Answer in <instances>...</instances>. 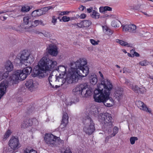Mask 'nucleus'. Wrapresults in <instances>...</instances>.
<instances>
[{
    "instance_id": "f257e3e1",
    "label": "nucleus",
    "mask_w": 153,
    "mask_h": 153,
    "mask_svg": "<svg viewBox=\"0 0 153 153\" xmlns=\"http://www.w3.org/2000/svg\"><path fill=\"white\" fill-rule=\"evenodd\" d=\"M113 88L112 83L105 79L97 86V89L94 91V98L95 101L102 102L105 106L110 107L114 104V100L109 97L111 91Z\"/></svg>"
},
{
    "instance_id": "f03ea898",
    "label": "nucleus",
    "mask_w": 153,
    "mask_h": 153,
    "mask_svg": "<svg viewBox=\"0 0 153 153\" xmlns=\"http://www.w3.org/2000/svg\"><path fill=\"white\" fill-rule=\"evenodd\" d=\"M85 58H81L75 62L76 68H71L66 76V80L68 84L75 83L78 82L80 76H87L89 72L88 67Z\"/></svg>"
},
{
    "instance_id": "7ed1b4c3",
    "label": "nucleus",
    "mask_w": 153,
    "mask_h": 153,
    "mask_svg": "<svg viewBox=\"0 0 153 153\" xmlns=\"http://www.w3.org/2000/svg\"><path fill=\"white\" fill-rule=\"evenodd\" d=\"M73 94L84 97L91 96L92 91L87 83H84L77 85L72 90Z\"/></svg>"
},
{
    "instance_id": "20e7f679",
    "label": "nucleus",
    "mask_w": 153,
    "mask_h": 153,
    "mask_svg": "<svg viewBox=\"0 0 153 153\" xmlns=\"http://www.w3.org/2000/svg\"><path fill=\"white\" fill-rule=\"evenodd\" d=\"M32 70L31 67H26L22 70H17L13 72V74L10 77L11 81L16 82L20 79L23 80L29 75Z\"/></svg>"
},
{
    "instance_id": "39448f33",
    "label": "nucleus",
    "mask_w": 153,
    "mask_h": 153,
    "mask_svg": "<svg viewBox=\"0 0 153 153\" xmlns=\"http://www.w3.org/2000/svg\"><path fill=\"white\" fill-rule=\"evenodd\" d=\"M39 63L45 71H51L56 65L57 62L47 56H44L41 59Z\"/></svg>"
},
{
    "instance_id": "423d86ee",
    "label": "nucleus",
    "mask_w": 153,
    "mask_h": 153,
    "mask_svg": "<svg viewBox=\"0 0 153 153\" xmlns=\"http://www.w3.org/2000/svg\"><path fill=\"white\" fill-rule=\"evenodd\" d=\"M44 139L46 143L49 146L55 147L58 144H62L64 143L63 140L60 139L51 134H46L45 135Z\"/></svg>"
},
{
    "instance_id": "0eeeda50",
    "label": "nucleus",
    "mask_w": 153,
    "mask_h": 153,
    "mask_svg": "<svg viewBox=\"0 0 153 153\" xmlns=\"http://www.w3.org/2000/svg\"><path fill=\"white\" fill-rule=\"evenodd\" d=\"M112 120L111 115L108 113L100 114L99 116V121L103 124L102 128L103 129L113 127Z\"/></svg>"
},
{
    "instance_id": "6e6552de",
    "label": "nucleus",
    "mask_w": 153,
    "mask_h": 153,
    "mask_svg": "<svg viewBox=\"0 0 153 153\" xmlns=\"http://www.w3.org/2000/svg\"><path fill=\"white\" fill-rule=\"evenodd\" d=\"M83 122L85 125L84 131L88 135H91L95 131L94 124L91 118L87 116L83 119Z\"/></svg>"
},
{
    "instance_id": "1a4fd4ad",
    "label": "nucleus",
    "mask_w": 153,
    "mask_h": 153,
    "mask_svg": "<svg viewBox=\"0 0 153 153\" xmlns=\"http://www.w3.org/2000/svg\"><path fill=\"white\" fill-rule=\"evenodd\" d=\"M19 57L20 62L22 64L26 61L27 63L31 64L34 59L32 55L27 50L21 51L19 53Z\"/></svg>"
},
{
    "instance_id": "9d476101",
    "label": "nucleus",
    "mask_w": 153,
    "mask_h": 153,
    "mask_svg": "<svg viewBox=\"0 0 153 153\" xmlns=\"http://www.w3.org/2000/svg\"><path fill=\"white\" fill-rule=\"evenodd\" d=\"M9 145L11 148L15 150L21 147V145L17 137L13 136L10 139L9 142Z\"/></svg>"
},
{
    "instance_id": "9b49d317",
    "label": "nucleus",
    "mask_w": 153,
    "mask_h": 153,
    "mask_svg": "<svg viewBox=\"0 0 153 153\" xmlns=\"http://www.w3.org/2000/svg\"><path fill=\"white\" fill-rule=\"evenodd\" d=\"M45 71L44 68L40 66L38 63L37 65L34 67L33 69V72L32 74L33 76L35 77L36 76H38L40 78L43 77L44 76V73Z\"/></svg>"
},
{
    "instance_id": "f8f14e48",
    "label": "nucleus",
    "mask_w": 153,
    "mask_h": 153,
    "mask_svg": "<svg viewBox=\"0 0 153 153\" xmlns=\"http://www.w3.org/2000/svg\"><path fill=\"white\" fill-rule=\"evenodd\" d=\"M112 128L113 127H111L110 128H105L104 129V130L107 131L108 134L109 135L106 137L105 140L106 142H108L109 139L115 136L118 132L119 128L117 127L114 126L113 128V131H112Z\"/></svg>"
},
{
    "instance_id": "ddd939ff",
    "label": "nucleus",
    "mask_w": 153,
    "mask_h": 153,
    "mask_svg": "<svg viewBox=\"0 0 153 153\" xmlns=\"http://www.w3.org/2000/svg\"><path fill=\"white\" fill-rule=\"evenodd\" d=\"M136 105L140 110L146 112L151 113V110L150 108H148L143 102L140 101H137L136 102Z\"/></svg>"
},
{
    "instance_id": "4468645a",
    "label": "nucleus",
    "mask_w": 153,
    "mask_h": 153,
    "mask_svg": "<svg viewBox=\"0 0 153 153\" xmlns=\"http://www.w3.org/2000/svg\"><path fill=\"white\" fill-rule=\"evenodd\" d=\"M123 30L131 33H135L137 32L136 26L134 24L126 25H123Z\"/></svg>"
},
{
    "instance_id": "2eb2a0df",
    "label": "nucleus",
    "mask_w": 153,
    "mask_h": 153,
    "mask_svg": "<svg viewBox=\"0 0 153 153\" xmlns=\"http://www.w3.org/2000/svg\"><path fill=\"white\" fill-rule=\"evenodd\" d=\"M48 53L51 56H56L58 53V48L55 45H51L47 48Z\"/></svg>"
},
{
    "instance_id": "dca6fc26",
    "label": "nucleus",
    "mask_w": 153,
    "mask_h": 153,
    "mask_svg": "<svg viewBox=\"0 0 153 153\" xmlns=\"http://www.w3.org/2000/svg\"><path fill=\"white\" fill-rule=\"evenodd\" d=\"M68 116L67 113L63 112L62 117V119L60 126L61 128L66 127L68 122Z\"/></svg>"
},
{
    "instance_id": "f3484780",
    "label": "nucleus",
    "mask_w": 153,
    "mask_h": 153,
    "mask_svg": "<svg viewBox=\"0 0 153 153\" xmlns=\"http://www.w3.org/2000/svg\"><path fill=\"white\" fill-rule=\"evenodd\" d=\"M7 83L6 81L4 80L0 83V99L5 93Z\"/></svg>"
},
{
    "instance_id": "a211bd4d",
    "label": "nucleus",
    "mask_w": 153,
    "mask_h": 153,
    "mask_svg": "<svg viewBox=\"0 0 153 153\" xmlns=\"http://www.w3.org/2000/svg\"><path fill=\"white\" fill-rule=\"evenodd\" d=\"M5 69L8 72L12 71L13 69V65L12 63L10 60L7 61L5 64Z\"/></svg>"
},
{
    "instance_id": "6ab92c4d",
    "label": "nucleus",
    "mask_w": 153,
    "mask_h": 153,
    "mask_svg": "<svg viewBox=\"0 0 153 153\" xmlns=\"http://www.w3.org/2000/svg\"><path fill=\"white\" fill-rule=\"evenodd\" d=\"M33 124L32 120L29 119H26L24 120L22 124V127L24 128L28 127L31 126Z\"/></svg>"
},
{
    "instance_id": "aec40b11",
    "label": "nucleus",
    "mask_w": 153,
    "mask_h": 153,
    "mask_svg": "<svg viewBox=\"0 0 153 153\" xmlns=\"http://www.w3.org/2000/svg\"><path fill=\"white\" fill-rule=\"evenodd\" d=\"M59 77V76H56V75L54 76L52 74V73H51L48 78V80L52 88H54V85H53L51 83V82H58V81H55V79H57V78Z\"/></svg>"
},
{
    "instance_id": "412c9836",
    "label": "nucleus",
    "mask_w": 153,
    "mask_h": 153,
    "mask_svg": "<svg viewBox=\"0 0 153 153\" xmlns=\"http://www.w3.org/2000/svg\"><path fill=\"white\" fill-rule=\"evenodd\" d=\"M25 85L31 91L34 87L33 80L32 79H30L27 81L25 83Z\"/></svg>"
},
{
    "instance_id": "4be33fe9",
    "label": "nucleus",
    "mask_w": 153,
    "mask_h": 153,
    "mask_svg": "<svg viewBox=\"0 0 153 153\" xmlns=\"http://www.w3.org/2000/svg\"><path fill=\"white\" fill-rule=\"evenodd\" d=\"M58 71L60 73L59 76H65L66 69L65 66H59L58 68Z\"/></svg>"
},
{
    "instance_id": "5701e85b",
    "label": "nucleus",
    "mask_w": 153,
    "mask_h": 153,
    "mask_svg": "<svg viewBox=\"0 0 153 153\" xmlns=\"http://www.w3.org/2000/svg\"><path fill=\"white\" fill-rule=\"evenodd\" d=\"M90 82L92 85H95L97 82V76L94 74L91 75L90 77Z\"/></svg>"
},
{
    "instance_id": "b1692460",
    "label": "nucleus",
    "mask_w": 153,
    "mask_h": 153,
    "mask_svg": "<svg viewBox=\"0 0 153 153\" xmlns=\"http://www.w3.org/2000/svg\"><path fill=\"white\" fill-rule=\"evenodd\" d=\"M43 24V22L41 20H35L33 22V23H31V25L28 27V28L30 29V28L35 27L39 24L42 25Z\"/></svg>"
},
{
    "instance_id": "393cba45",
    "label": "nucleus",
    "mask_w": 153,
    "mask_h": 153,
    "mask_svg": "<svg viewBox=\"0 0 153 153\" xmlns=\"http://www.w3.org/2000/svg\"><path fill=\"white\" fill-rule=\"evenodd\" d=\"M123 97L122 92L121 91L117 90L114 93V97L117 99L118 101H119Z\"/></svg>"
},
{
    "instance_id": "a878e982",
    "label": "nucleus",
    "mask_w": 153,
    "mask_h": 153,
    "mask_svg": "<svg viewBox=\"0 0 153 153\" xmlns=\"http://www.w3.org/2000/svg\"><path fill=\"white\" fill-rule=\"evenodd\" d=\"M65 76H59V77L57 78V79H56L55 80L58 81V82L61 81V83H60V85H62L66 81H67L66 77L65 78H64V77Z\"/></svg>"
},
{
    "instance_id": "bb28decb",
    "label": "nucleus",
    "mask_w": 153,
    "mask_h": 153,
    "mask_svg": "<svg viewBox=\"0 0 153 153\" xmlns=\"http://www.w3.org/2000/svg\"><path fill=\"white\" fill-rule=\"evenodd\" d=\"M24 23L25 25H28L29 24H31L33 23V21L30 17L28 16H25L23 18Z\"/></svg>"
},
{
    "instance_id": "cd10ccee",
    "label": "nucleus",
    "mask_w": 153,
    "mask_h": 153,
    "mask_svg": "<svg viewBox=\"0 0 153 153\" xmlns=\"http://www.w3.org/2000/svg\"><path fill=\"white\" fill-rule=\"evenodd\" d=\"M102 29L104 33L107 34L111 35L113 33L112 31L106 26H102Z\"/></svg>"
},
{
    "instance_id": "c85d7f7f",
    "label": "nucleus",
    "mask_w": 153,
    "mask_h": 153,
    "mask_svg": "<svg viewBox=\"0 0 153 153\" xmlns=\"http://www.w3.org/2000/svg\"><path fill=\"white\" fill-rule=\"evenodd\" d=\"M91 16L92 18L97 19L99 18L100 14L98 12L94 10H93L92 13L91 14Z\"/></svg>"
},
{
    "instance_id": "c756f323",
    "label": "nucleus",
    "mask_w": 153,
    "mask_h": 153,
    "mask_svg": "<svg viewBox=\"0 0 153 153\" xmlns=\"http://www.w3.org/2000/svg\"><path fill=\"white\" fill-rule=\"evenodd\" d=\"M116 42L120 44L122 46H127L128 47H130V44H128L127 42L124 41L122 40H120L119 39H116Z\"/></svg>"
},
{
    "instance_id": "7c9ffc66",
    "label": "nucleus",
    "mask_w": 153,
    "mask_h": 153,
    "mask_svg": "<svg viewBox=\"0 0 153 153\" xmlns=\"http://www.w3.org/2000/svg\"><path fill=\"white\" fill-rule=\"evenodd\" d=\"M54 7L53 6H49L44 7L41 9L43 14H45L48 10L50 9H52Z\"/></svg>"
},
{
    "instance_id": "2f4dec72",
    "label": "nucleus",
    "mask_w": 153,
    "mask_h": 153,
    "mask_svg": "<svg viewBox=\"0 0 153 153\" xmlns=\"http://www.w3.org/2000/svg\"><path fill=\"white\" fill-rule=\"evenodd\" d=\"M84 27L87 28L91 24V22L89 20H85L82 21Z\"/></svg>"
},
{
    "instance_id": "473e14b6",
    "label": "nucleus",
    "mask_w": 153,
    "mask_h": 153,
    "mask_svg": "<svg viewBox=\"0 0 153 153\" xmlns=\"http://www.w3.org/2000/svg\"><path fill=\"white\" fill-rule=\"evenodd\" d=\"M9 76V72L6 71L4 73H1L0 74V81H1L3 79H5L7 78Z\"/></svg>"
},
{
    "instance_id": "72a5a7b5",
    "label": "nucleus",
    "mask_w": 153,
    "mask_h": 153,
    "mask_svg": "<svg viewBox=\"0 0 153 153\" xmlns=\"http://www.w3.org/2000/svg\"><path fill=\"white\" fill-rule=\"evenodd\" d=\"M139 87L137 85H130L129 88H131V89L136 93H137L139 92Z\"/></svg>"
},
{
    "instance_id": "f704fd0d",
    "label": "nucleus",
    "mask_w": 153,
    "mask_h": 153,
    "mask_svg": "<svg viewBox=\"0 0 153 153\" xmlns=\"http://www.w3.org/2000/svg\"><path fill=\"white\" fill-rule=\"evenodd\" d=\"M120 24H121V22L120 21L116 20L112 21L111 22V25L113 27H117L120 26Z\"/></svg>"
},
{
    "instance_id": "c9c22d12",
    "label": "nucleus",
    "mask_w": 153,
    "mask_h": 153,
    "mask_svg": "<svg viewBox=\"0 0 153 153\" xmlns=\"http://www.w3.org/2000/svg\"><path fill=\"white\" fill-rule=\"evenodd\" d=\"M30 9V7L28 6H24L22 7L21 11L22 12H26L29 11Z\"/></svg>"
},
{
    "instance_id": "e433bc0d",
    "label": "nucleus",
    "mask_w": 153,
    "mask_h": 153,
    "mask_svg": "<svg viewBox=\"0 0 153 153\" xmlns=\"http://www.w3.org/2000/svg\"><path fill=\"white\" fill-rule=\"evenodd\" d=\"M23 153H37V152L33 149L30 150L28 148H26L24 151Z\"/></svg>"
},
{
    "instance_id": "4c0bfd02",
    "label": "nucleus",
    "mask_w": 153,
    "mask_h": 153,
    "mask_svg": "<svg viewBox=\"0 0 153 153\" xmlns=\"http://www.w3.org/2000/svg\"><path fill=\"white\" fill-rule=\"evenodd\" d=\"M138 140V138L137 137H130V143L131 144H134L135 141Z\"/></svg>"
},
{
    "instance_id": "58836bf2",
    "label": "nucleus",
    "mask_w": 153,
    "mask_h": 153,
    "mask_svg": "<svg viewBox=\"0 0 153 153\" xmlns=\"http://www.w3.org/2000/svg\"><path fill=\"white\" fill-rule=\"evenodd\" d=\"M25 29H27V30L29 32H32L36 33L39 34L40 33L38 31L36 30H33L32 28H30V29L28 28V27L27 28L26 27Z\"/></svg>"
},
{
    "instance_id": "ea45409f",
    "label": "nucleus",
    "mask_w": 153,
    "mask_h": 153,
    "mask_svg": "<svg viewBox=\"0 0 153 153\" xmlns=\"http://www.w3.org/2000/svg\"><path fill=\"white\" fill-rule=\"evenodd\" d=\"M139 64L142 66H146L149 65V62L146 60H144L140 62Z\"/></svg>"
},
{
    "instance_id": "a19ab883",
    "label": "nucleus",
    "mask_w": 153,
    "mask_h": 153,
    "mask_svg": "<svg viewBox=\"0 0 153 153\" xmlns=\"http://www.w3.org/2000/svg\"><path fill=\"white\" fill-rule=\"evenodd\" d=\"M139 92L138 93L143 94L146 91V89L144 87H139Z\"/></svg>"
},
{
    "instance_id": "79ce46f5",
    "label": "nucleus",
    "mask_w": 153,
    "mask_h": 153,
    "mask_svg": "<svg viewBox=\"0 0 153 153\" xmlns=\"http://www.w3.org/2000/svg\"><path fill=\"white\" fill-rule=\"evenodd\" d=\"M40 33L43 34L46 37H51V35L49 32L45 31L43 33Z\"/></svg>"
},
{
    "instance_id": "37998d69",
    "label": "nucleus",
    "mask_w": 153,
    "mask_h": 153,
    "mask_svg": "<svg viewBox=\"0 0 153 153\" xmlns=\"http://www.w3.org/2000/svg\"><path fill=\"white\" fill-rule=\"evenodd\" d=\"M11 131L10 130H8L5 133V134L4 136V137L5 138H8L10 135L11 134Z\"/></svg>"
},
{
    "instance_id": "c03bdc74",
    "label": "nucleus",
    "mask_w": 153,
    "mask_h": 153,
    "mask_svg": "<svg viewBox=\"0 0 153 153\" xmlns=\"http://www.w3.org/2000/svg\"><path fill=\"white\" fill-rule=\"evenodd\" d=\"M70 17L67 16H63L62 18V19L64 22H67L69 21Z\"/></svg>"
},
{
    "instance_id": "a18cd8bd",
    "label": "nucleus",
    "mask_w": 153,
    "mask_h": 153,
    "mask_svg": "<svg viewBox=\"0 0 153 153\" xmlns=\"http://www.w3.org/2000/svg\"><path fill=\"white\" fill-rule=\"evenodd\" d=\"M37 11V15L38 16H40L43 15V13L42 12V10L41 9L36 10Z\"/></svg>"
},
{
    "instance_id": "49530a36",
    "label": "nucleus",
    "mask_w": 153,
    "mask_h": 153,
    "mask_svg": "<svg viewBox=\"0 0 153 153\" xmlns=\"http://www.w3.org/2000/svg\"><path fill=\"white\" fill-rule=\"evenodd\" d=\"M57 22V18L55 16H53L52 17V22L55 25Z\"/></svg>"
},
{
    "instance_id": "de8ad7c7",
    "label": "nucleus",
    "mask_w": 153,
    "mask_h": 153,
    "mask_svg": "<svg viewBox=\"0 0 153 153\" xmlns=\"http://www.w3.org/2000/svg\"><path fill=\"white\" fill-rule=\"evenodd\" d=\"M90 42L91 43L94 45H96L98 44V43L97 42L93 39H90Z\"/></svg>"
},
{
    "instance_id": "09e8293b",
    "label": "nucleus",
    "mask_w": 153,
    "mask_h": 153,
    "mask_svg": "<svg viewBox=\"0 0 153 153\" xmlns=\"http://www.w3.org/2000/svg\"><path fill=\"white\" fill-rule=\"evenodd\" d=\"M37 11H36V10L33 11L31 15L33 17H37L38 16L37 15Z\"/></svg>"
},
{
    "instance_id": "8fccbe9b",
    "label": "nucleus",
    "mask_w": 153,
    "mask_h": 153,
    "mask_svg": "<svg viewBox=\"0 0 153 153\" xmlns=\"http://www.w3.org/2000/svg\"><path fill=\"white\" fill-rule=\"evenodd\" d=\"M78 27L79 28H84V27L83 26V24H82V21L80 23H77V28Z\"/></svg>"
},
{
    "instance_id": "3c124183",
    "label": "nucleus",
    "mask_w": 153,
    "mask_h": 153,
    "mask_svg": "<svg viewBox=\"0 0 153 153\" xmlns=\"http://www.w3.org/2000/svg\"><path fill=\"white\" fill-rule=\"evenodd\" d=\"M105 9V11H111L112 10V8L109 6H105L104 7Z\"/></svg>"
},
{
    "instance_id": "603ef678",
    "label": "nucleus",
    "mask_w": 153,
    "mask_h": 153,
    "mask_svg": "<svg viewBox=\"0 0 153 153\" xmlns=\"http://www.w3.org/2000/svg\"><path fill=\"white\" fill-rule=\"evenodd\" d=\"M100 12V13H103L105 12V9L104 8V7H101L99 8Z\"/></svg>"
},
{
    "instance_id": "864d4df0",
    "label": "nucleus",
    "mask_w": 153,
    "mask_h": 153,
    "mask_svg": "<svg viewBox=\"0 0 153 153\" xmlns=\"http://www.w3.org/2000/svg\"><path fill=\"white\" fill-rule=\"evenodd\" d=\"M86 15L84 13H82L80 15V16H79V17L80 19H84L86 17Z\"/></svg>"
},
{
    "instance_id": "5fc2aeb1",
    "label": "nucleus",
    "mask_w": 153,
    "mask_h": 153,
    "mask_svg": "<svg viewBox=\"0 0 153 153\" xmlns=\"http://www.w3.org/2000/svg\"><path fill=\"white\" fill-rule=\"evenodd\" d=\"M93 10V7H90L87 9V11L89 13H91V12H92Z\"/></svg>"
},
{
    "instance_id": "6e6d98bb",
    "label": "nucleus",
    "mask_w": 153,
    "mask_h": 153,
    "mask_svg": "<svg viewBox=\"0 0 153 153\" xmlns=\"http://www.w3.org/2000/svg\"><path fill=\"white\" fill-rule=\"evenodd\" d=\"M131 82L128 79H126L125 82V83L127 85H128L129 87L130 85H131L130 84Z\"/></svg>"
},
{
    "instance_id": "4d7b16f0",
    "label": "nucleus",
    "mask_w": 153,
    "mask_h": 153,
    "mask_svg": "<svg viewBox=\"0 0 153 153\" xmlns=\"http://www.w3.org/2000/svg\"><path fill=\"white\" fill-rule=\"evenodd\" d=\"M99 74H100V76H101V77L102 78V79H103V80H102L101 81V82L102 81H103L105 79H104L103 76V74H102V73H101V71H99ZM106 79L108 80L111 82L110 81L109 79Z\"/></svg>"
},
{
    "instance_id": "13d9d810",
    "label": "nucleus",
    "mask_w": 153,
    "mask_h": 153,
    "mask_svg": "<svg viewBox=\"0 0 153 153\" xmlns=\"http://www.w3.org/2000/svg\"><path fill=\"white\" fill-rule=\"evenodd\" d=\"M85 8V7L83 6V5H81L79 8V9L83 11Z\"/></svg>"
},
{
    "instance_id": "bf43d9fd",
    "label": "nucleus",
    "mask_w": 153,
    "mask_h": 153,
    "mask_svg": "<svg viewBox=\"0 0 153 153\" xmlns=\"http://www.w3.org/2000/svg\"><path fill=\"white\" fill-rule=\"evenodd\" d=\"M134 52H135L134 49H132L130 51V52L131 54H134Z\"/></svg>"
},
{
    "instance_id": "052dcab7",
    "label": "nucleus",
    "mask_w": 153,
    "mask_h": 153,
    "mask_svg": "<svg viewBox=\"0 0 153 153\" xmlns=\"http://www.w3.org/2000/svg\"><path fill=\"white\" fill-rule=\"evenodd\" d=\"M133 54L134 55V56H135L137 57L139 56H140L139 54L136 52H134V54Z\"/></svg>"
},
{
    "instance_id": "680f3d73",
    "label": "nucleus",
    "mask_w": 153,
    "mask_h": 153,
    "mask_svg": "<svg viewBox=\"0 0 153 153\" xmlns=\"http://www.w3.org/2000/svg\"><path fill=\"white\" fill-rule=\"evenodd\" d=\"M128 55L129 57H133L134 56V54H131V53H128Z\"/></svg>"
},
{
    "instance_id": "e2e57ef3",
    "label": "nucleus",
    "mask_w": 153,
    "mask_h": 153,
    "mask_svg": "<svg viewBox=\"0 0 153 153\" xmlns=\"http://www.w3.org/2000/svg\"><path fill=\"white\" fill-rule=\"evenodd\" d=\"M59 15H60L62 16L64 15V12H59Z\"/></svg>"
},
{
    "instance_id": "0e129e2a",
    "label": "nucleus",
    "mask_w": 153,
    "mask_h": 153,
    "mask_svg": "<svg viewBox=\"0 0 153 153\" xmlns=\"http://www.w3.org/2000/svg\"><path fill=\"white\" fill-rule=\"evenodd\" d=\"M72 25H73V26H74V27H75L76 28H77V23H74L73 24H72Z\"/></svg>"
},
{
    "instance_id": "69168bd1",
    "label": "nucleus",
    "mask_w": 153,
    "mask_h": 153,
    "mask_svg": "<svg viewBox=\"0 0 153 153\" xmlns=\"http://www.w3.org/2000/svg\"><path fill=\"white\" fill-rule=\"evenodd\" d=\"M63 12H64V15L70 13L69 11H63Z\"/></svg>"
},
{
    "instance_id": "338daca9",
    "label": "nucleus",
    "mask_w": 153,
    "mask_h": 153,
    "mask_svg": "<svg viewBox=\"0 0 153 153\" xmlns=\"http://www.w3.org/2000/svg\"><path fill=\"white\" fill-rule=\"evenodd\" d=\"M61 85H60V83L59 84V85H55V88H59V87L60 86H61Z\"/></svg>"
},
{
    "instance_id": "774afa93",
    "label": "nucleus",
    "mask_w": 153,
    "mask_h": 153,
    "mask_svg": "<svg viewBox=\"0 0 153 153\" xmlns=\"http://www.w3.org/2000/svg\"><path fill=\"white\" fill-rule=\"evenodd\" d=\"M7 12V11H6L5 10H4L3 11H0V12H1V14L5 13Z\"/></svg>"
}]
</instances>
